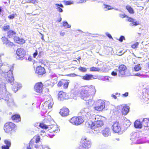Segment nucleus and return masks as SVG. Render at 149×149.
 <instances>
[{
  "label": "nucleus",
  "instance_id": "1",
  "mask_svg": "<svg viewBox=\"0 0 149 149\" xmlns=\"http://www.w3.org/2000/svg\"><path fill=\"white\" fill-rule=\"evenodd\" d=\"M79 92L81 98L87 101L91 96L95 95L96 90L95 87L93 85L85 86L80 88Z\"/></svg>",
  "mask_w": 149,
  "mask_h": 149
},
{
  "label": "nucleus",
  "instance_id": "2",
  "mask_svg": "<svg viewBox=\"0 0 149 149\" xmlns=\"http://www.w3.org/2000/svg\"><path fill=\"white\" fill-rule=\"evenodd\" d=\"M1 66L2 67L0 70V74L2 77L1 78H2V77L6 78L13 85L12 83L14 80L13 73V66H12L10 68L6 66H3L2 64L0 63V66Z\"/></svg>",
  "mask_w": 149,
  "mask_h": 149
},
{
  "label": "nucleus",
  "instance_id": "3",
  "mask_svg": "<svg viewBox=\"0 0 149 149\" xmlns=\"http://www.w3.org/2000/svg\"><path fill=\"white\" fill-rule=\"evenodd\" d=\"M81 143L77 149H89L91 146V140L85 136L81 139Z\"/></svg>",
  "mask_w": 149,
  "mask_h": 149
},
{
  "label": "nucleus",
  "instance_id": "4",
  "mask_svg": "<svg viewBox=\"0 0 149 149\" xmlns=\"http://www.w3.org/2000/svg\"><path fill=\"white\" fill-rule=\"evenodd\" d=\"M39 126L43 129H50L51 132H53L55 133H57L59 131V127L56 125H47L43 123H40Z\"/></svg>",
  "mask_w": 149,
  "mask_h": 149
},
{
  "label": "nucleus",
  "instance_id": "5",
  "mask_svg": "<svg viewBox=\"0 0 149 149\" xmlns=\"http://www.w3.org/2000/svg\"><path fill=\"white\" fill-rule=\"evenodd\" d=\"M104 123L103 121L93 122L91 126L92 132L95 134H97V132L99 130L100 128L102 127Z\"/></svg>",
  "mask_w": 149,
  "mask_h": 149
},
{
  "label": "nucleus",
  "instance_id": "6",
  "mask_svg": "<svg viewBox=\"0 0 149 149\" xmlns=\"http://www.w3.org/2000/svg\"><path fill=\"white\" fill-rule=\"evenodd\" d=\"M16 128L15 124L12 123L8 122L5 124L4 126V130L6 133H11Z\"/></svg>",
  "mask_w": 149,
  "mask_h": 149
},
{
  "label": "nucleus",
  "instance_id": "7",
  "mask_svg": "<svg viewBox=\"0 0 149 149\" xmlns=\"http://www.w3.org/2000/svg\"><path fill=\"white\" fill-rule=\"evenodd\" d=\"M90 107L84 108L81 111L82 116L85 119H90L91 115V111L90 110Z\"/></svg>",
  "mask_w": 149,
  "mask_h": 149
},
{
  "label": "nucleus",
  "instance_id": "8",
  "mask_svg": "<svg viewBox=\"0 0 149 149\" xmlns=\"http://www.w3.org/2000/svg\"><path fill=\"white\" fill-rule=\"evenodd\" d=\"M84 121V120L80 117H74L70 120V122L73 125H78Z\"/></svg>",
  "mask_w": 149,
  "mask_h": 149
},
{
  "label": "nucleus",
  "instance_id": "9",
  "mask_svg": "<svg viewBox=\"0 0 149 149\" xmlns=\"http://www.w3.org/2000/svg\"><path fill=\"white\" fill-rule=\"evenodd\" d=\"M117 108L118 110L121 109L122 113L124 115H127L129 112V107L125 104L118 106L117 107Z\"/></svg>",
  "mask_w": 149,
  "mask_h": 149
},
{
  "label": "nucleus",
  "instance_id": "10",
  "mask_svg": "<svg viewBox=\"0 0 149 149\" xmlns=\"http://www.w3.org/2000/svg\"><path fill=\"white\" fill-rule=\"evenodd\" d=\"M112 127L113 131L116 133L119 132L122 130L121 125L118 121L114 122Z\"/></svg>",
  "mask_w": 149,
  "mask_h": 149
},
{
  "label": "nucleus",
  "instance_id": "11",
  "mask_svg": "<svg viewBox=\"0 0 149 149\" xmlns=\"http://www.w3.org/2000/svg\"><path fill=\"white\" fill-rule=\"evenodd\" d=\"M3 99L6 101L7 103L9 105L13 104V100L11 97V96L8 92H6L5 93Z\"/></svg>",
  "mask_w": 149,
  "mask_h": 149
},
{
  "label": "nucleus",
  "instance_id": "12",
  "mask_svg": "<svg viewBox=\"0 0 149 149\" xmlns=\"http://www.w3.org/2000/svg\"><path fill=\"white\" fill-rule=\"evenodd\" d=\"M118 74L119 76H121L125 75L127 71L126 67L123 65H120L118 68Z\"/></svg>",
  "mask_w": 149,
  "mask_h": 149
},
{
  "label": "nucleus",
  "instance_id": "13",
  "mask_svg": "<svg viewBox=\"0 0 149 149\" xmlns=\"http://www.w3.org/2000/svg\"><path fill=\"white\" fill-rule=\"evenodd\" d=\"M43 89V85L41 82L36 83L34 86V90L35 91L40 94L42 93Z\"/></svg>",
  "mask_w": 149,
  "mask_h": 149
},
{
  "label": "nucleus",
  "instance_id": "14",
  "mask_svg": "<svg viewBox=\"0 0 149 149\" xmlns=\"http://www.w3.org/2000/svg\"><path fill=\"white\" fill-rule=\"evenodd\" d=\"M69 97L67 94L62 91H60L58 94V99L59 100H63L64 99H67Z\"/></svg>",
  "mask_w": 149,
  "mask_h": 149
},
{
  "label": "nucleus",
  "instance_id": "15",
  "mask_svg": "<svg viewBox=\"0 0 149 149\" xmlns=\"http://www.w3.org/2000/svg\"><path fill=\"white\" fill-rule=\"evenodd\" d=\"M103 117L99 115H92L90 119H91L93 122H100V121H102Z\"/></svg>",
  "mask_w": 149,
  "mask_h": 149
},
{
  "label": "nucleus",
  "instance_id": "16",
  "mask_svg": "<svg viewBox=\"0 0 149 149\" xmlns=\"http://www.w3.org/2000/svg\"><path fill=\"white\" fill-rule=\"evenodd\" d=\"M79 77H81L82 79L88 81L95 79L93 75L89 74H86L83 76L80 75Z\"/></svg>",
  "mask_w": 149,
  "mask_h": 149
},
{
  "label": "nucleus",
  "instance_id": "17",
  "mask_svg": "<svg viewBox=\"0 0 149 149\" xmlns=\"http://www.w3.org/2000/svg\"><path fill=\"white\" fill-rule=\"evenodd\" d=\"M35 72L36 73L39 75H42L45 72L44 68L40 66L36 68Z\"/></svg>",
  "mask_w": 149,
  "mask_h": 149
},
{
  "label": "nucleus",
  "instance_id": "18",
  "mask_svg": "<svg viewBox=\"0 0 149 149\" xmlns=\"http://www.w3.org/2000/svg\"><path fill=\"white\" fill-rule=\"evenodd\" d=\"M127 21L130 22V26H136L139 24V22L138 21L131 17H128Z\"/></svg>",
  "mask_w": 149,
  "mask_h": 149
},
{
  "label": "nucleus",
  "instance_id": "19",
  "mask_svg": "<svg viewBox=\"0 0 149 149\" xmlns=\"http://www.w3.org/2000/svg\"><path fill=\"white\" fill-rule=\"evenodd\" d=\"M111 130L108 127L104 128L102 131V134L105 137H107L111 135Z\"/></svg>",
  "mask_w": 149,
  "mask_h": 149
},
{
  "label": "nucleus",
  "instance_id": "20",
  "mask_svg": "<svg viewBox=\"0 0 149 149\" xmlns=\"http://www.w3.org/2000/svg\"><path fill=\"white\" fill-rule=\"evenodd\" d=\"M69 111L67 108H63L61 109L60 113L62 116H66L69 114Z\"/></svg>",
  "mask_w": 149,
  "mask_h": 149
},
{
  "label": "nucleus",
  "instance_id": "21",
  "mask_svg": "<svg viewBox=\"0 0 149 149\" xmlns=\"http://www.w3.org/2000/svg\"><path fill=\"white\" fill-rule=\"evenodd\" d=\"M16 54L22 58L25 54V50L22 48L18 49L16 51Z\"/></svg>",
  "mask_w": 149,
  "mask_h": 149
},
{
  "label": "nucleus",
  "instance_id": "22",
  "mask_svg": "<svg viewBox=\"0 0 149 149\" xmlns=\"http://www.w3.org/2000/svg\"><path fill=\"white\" fill-rule=\"evenodd\" d=\"M105 103L104 102H100V104L98 106H96L94 107V109L97 111H102L105 107Z\"/></svg>",
  "mask_w": 149,
  "mask_h": 149
},
{
  "label": "nucleus",
  "instance_id": "23",
  "mask_svg": "<svg viewBox=\"0 0 149 149\" xmlns=\"http://www.w3.org/2000/svg\"><path fill=\"white\" fill-rule=\"evenodd\" d=\"M34 148H38V145L35 143L33 139H32L30 141L29 145V147H27V149H33Z\"/></svg>",
  "mask_w": 149,
  "mask_h": 149
},
{
  "label": "nucleus",
  "instance_id": "24",
  "mask_svg": "<svg viewBox=\"0 0 149 149\" xmlns=\"http://www.w3.org/2000/svg\"><path fill=\"white\" fill-rule=\"evenodd\" d=\"M143 126L146 129H149V118H145L143 120Z\"/></svg>",
  "mask_w": 149,
  "mask_h": 149
},
{
  "label": "nucleus",
  "instance_id": "25",
  "mask_svg": "<svg viewBox=\"0 0 149 149\" xmlns=\"http://www.w3.org/2000/svg\"><path fill=\"white\" fill-rule=\"evenodd\" d=\"M53 104L54 102L53 100L52 99H50L47 101H46L44 103V105H46V106L48 109H50L52 108Z\"/></svg>",
  "mask_w": 149,
  "mask_h": 149
},
{
  "label": "nucleus",
  "instance_id": "26",
  "mask_svg": "<svg viewBox=\"0 0 149 149\" xmlns=\"http://www.w3.org/2000/svg\"><path fill=\"white\" fill-rule=\"evenodd\" d=\"M134 127L135 128H141L143 126V120L141 122L140 121L136 120L134 122Z\"/></svg>",
  "mask_w": 149,
  "mask_h": 149
},
{
  "label": "nucleus",
  "instance_id": "27",
  "mask_svg": "<svg viewBox=\"0 0 149 149\" xmlns=\"http://www.w3.org/2000/svg\"><path fill=\"white\" fill-rule=\"evenodd\" d=\"M22 86V85L16 82L14 83V85L13 87V90L15 93H16L18 89H20Z\"/></svg>",
  "mask_w": 149,
  "mask_h": 149
},
{
  "label": "nucleus",
  "instance_id": "28",
  "mask_svg": "<svg viewBox=\"0 0 149 149\" xmlns=\"http://www.w3.org/2000/svg\"><path fill=\"white\" fill-rule=\"evenodd\" d=\"M14 41L19 44H23L25 42V40L22 38H20L18 37H15L14 38Z\"/></svg>",
  "mask_w": 149,
  "mask_h": 149
},
{
  "label": "nucleus",
  "instance_id": "29",
  "mask_svg": "<svg viewBox=\"0 0 149 149\" xmlns=\"http://www.w3.org/2000/svg\"><path fill=\"white\" fill-rule=\"evenodd\" d=\"M55 8L59 12H63V10L61 8H63V6L62 4H55Z\"/></svg>",
  "mask_w": 149,
  "mask_h": 149
},
{
  "label": "nucleus",
  "instance_id": "30",
  "mask_svg": "<svg viewBox=\"0 0 149 149\" xmlns=\"http://www.w3.org/2000/svg\"><path fill=\"white\" fill-rule=\"evenodd\" d=\"M130 139L132 141V143L134 144H140L141 143L139 140L138 138L137 137H134V135L132 136Z\"/></svg>",
  "mask_w": 149,
  "mask_h": 149
},
{
  "label": "nucleus",
  "instance_id": "31",
  "mask_svg": "<svg viewBox=\"0 0 149 149\" xmlns=\"http://www.w3.org/2000/svg\"><path fill=\"white\" fill-rule=\"evenodd\" d=\"M12 119L15 121V122H18L21 120L20 116L19 115H13L12 117Z\"/></svg>",
  "mask_w": 149,
  "mask_h": 149
},
{
  "label": "nucleus",
  "instance_id": "32",
  "mask_svg": "<svg viewBox=\"0 0 149 149\" xmlns=\"http://www.w3.org/2000/svg\"><path fill=\"white\" fill-rule=\"evenodd\" d=\"M15 34V32L12 30H10L8 32V36L9 38H11Z\"/></svg>",
  "mask_w": 149,
  "mask_h": 149
},
{
  "label": "nucleus",
  "instance_id": "33",
  "mask_svg": "<svg viewBox=\"0 0 149 149\" xmlns=\"http://www.w3.org/2000/svg\"><path fill=\"white\" fill-rule=\"evenodd\" d=\"M126 8L128 10V12L130 13H134V11L133 10L132 8L128 6H126Z\"/></svg>",
  "mask_w": 149,
  "mask_h": 149
},
{
  "label": "nucleus",
  "instance_id": "34",
  "mask_svg": "<svg viewBox=\"0 0 149 149\" xmlns=\"http://www.w3.org/2000/svg\"><path fill=\"white\" fill-rule=\"evenodd\" d=\"M100 70V69L99 68L93 67L90 68V71H98Z\"/></svg>",
  "mask_w": 149,
  "mask_h": 149
},
{
  "label": "nucleus",
  "instance_id": "35",
  "mask_svg": "<svg viewBox=\"0 0 149 149\" xmlns=\"http://www.w3.org/2000/svg\"><path fill=\"white\" fill-rule=\"evenodd\" d=\"M141 67L140 64L136 65L134 67V70L136 71H139L141 70Z\"/></svg>",
  "mask_w": 149,
  "mask_h": 149
},
{
  "label": "nucleus",
  "instance_id": "36",
  "mask_svg": "<svg viewBox=\"0 0 149 149\" xmlns=\"http://www.w3.org/2000/svg\"><path fill=\"white\" fill-rule=\"evenodd\" d=\"M63 26L65 28H70L71 26L69 25L67 22L65 21L63 23Z\"/></svg>",
  "mask_w": 149,
  "mask_h": 149
},
{
  "label": "nucleus",
  "instance_id": "37",
  "mask_svg": "<svg viewBox=\"0 0 149 149\" xmlns=\"http://www.w3.org/2000/svg\"><path fill=\"white\" fill-rule=\"evenodd\" d=\"M104 9L106 11L110 9H113V8H111V6H108L107 5H106L105 4L104 5Z\"/></svg>",
  "mask_w": 149,
  "mask_h": 149
},
{
  "label": "nucleus",
  "instance_id": "38",
  "mask_svg": "<svg viewBox=\"0 0 149 149\" xmlns=\"http://www.w3.org/2000/svg\"><path fill=\"white\" fill-rule=\"evenodd\" d=\"M78 70L82 72H85L87 71V69L85 68L80 67L78 68Z\"/></svg>",
  "mask_w": 149,
  "mask_h": 149
},
{
  "label": "nucleus",
  "instance_id": "39",
  "mask_svg": "<svg viewBox=\"0 0 149 149\" xmlns=\"http://www.w3.org/2000/svg\"><path fill=\"white\" fill-rule=\"evenodd\" d=\"M87 105L89 106L90 107L92 106L93 104V102L91 99H89L88 102H87Z\"/></svg>",
  "mask_w": 149,
  "mask_h": 149
},
{
  "label": "nucleus",
  "instance_id": "40",
  "mask_svg": "<svg viewBox=\"0 0 149 149\" xmlns=\"http://www.w3.org/2000/svg\"><path fill=\"white\" fill-rule=\"evenodd\" d=\"M10 28V26L8 25H4L3 27V30L5 31L8 30Z\"/></svg>",
  "mask_w": 149,
  "mask_h": 149
},
{
  "label": "nucleus",
  "instance_id": "41",
  "mask_svg": "<svg viewBox=\"0 0 149 149\" xmlns=\"http://www.w3.org/2000/svg\"><path fill=\"white\" fill-rule=\"evenodd\" d=\"M35 139V143H36L39 142L40 141V136H36L34 137V139Z\"/></svg>",
  "mask_w": 149,
  "mask_h": 149
},
{
  "label": "nucleus",
  "instance_id": "42",
  "mask_svg": "<svg viewBox=\"0 0 149 149\" xmlns=\"http://www.w3.org/2000/svg\"><path fill=\"white\" fill-rule=\"evenodd\" d=\"M3 44H6V42L8 40L7 38L5 37H3L1 38Z\"/></svg>",
  "mask_w": 149,
  "mask_h": 149
},
{
  "label": "nucleus",
  "instance_id": "43",
  "mask_svg": "<svg viewBox=\"0 0 149 149\" xmlns=\"http://www.w3.org/2000/svg\"><path fill=\"white\" fill-rule=\"evenodd\" d=\"M6 145V146H8L10 147L11 146V143L10 141L8 140H5L4 141Z\"/></svg>",
  "mask_w": 149,
  "mask_h": 149
},
{
  "label": "nucleus",
  "instance_id": "44",
  "mask_svg": "<svg viewBox=\"0 0 149 149\" xmlns=\"http://www.w3.org/2000/svg\"><path fill=\"white\" fill-rule=\"evenodd\" d=\"M65 5H70L73 4L74 3L73 1H67L65 2Z\"/></svg>",
  "mask_w": 149,
  "mask_h": 149
},
{
  "label": "nucleus",
  "instance_id": "45",
  "mask_svg": "<svg viewBox=\"0 0 149 149\" xmlns=\"http://www.w3.org/2000/svg\"><path fill=\"white\" fill-rule=\"evenodd\" d=\"M28 3L36 4L38 3L37 0H28Z\"/></svg>",
  "mask_w": 149,
  "mask_h": 149
},
{
  "label": "nucleus",
  "instance_id": "46",
  "mask_svg": "<svg viewBox=\"0 0 149 149\" xmlns=\"http://www.w3.org/2000/svg\"><path fill=\"white\" fill-rule=\"evenodd\" d=\"M16 15V14L15 13L13 14L9 15L8 16V17L10 19H13L15 17V15Z\"/></svg>",
  "mask_w": 149,
  "mask_h": 149
},
{
  "label": "nucleus",
  "instance_id": "47",
  "mask_svg": "<svg viewBox=\"0 0 149 149\" xmlns=\"http://www.w3.org/2000/svg\"><path fill=\"white\" fill-rule=\"evenodd\" d=\"M6 45L7 46H12L13 45V42H10L9 40H8V41L6 42Z\"/></svg>",
  "mask_w": 149,
  "mask_h": 149
},
{
  "label": "nucleus",
  "instance_id": "48",
  "mask_svg": "<svg viewBox=\"0 0 149 149\" xmlns=\"http://www.w3.org/2000/svg\"><path fill=\"white\" fill-rule=\"evenodd\" d=\"M118 71V70H115L113 71L111 73V74L112 76H115L117 75V72Z\"/></svg>",
  "mask_w": 149,
  "mask_h": 149
},
{
  "label": "nucleus",
  "instance_id": "49",
  "mask_svg": "<svg viewBox=\"0 0 149 149\" xmlns=\"http://www.w3.org/2000/svg\"><path fill=\"white\" fill-rule=\"evenodd\" d=\"M138 45H139V43L138 42H136L134 44L132 45V48L135 49V48H136L137 47Z\"/></svg>",
  "mask_w": 149,
  "mask_h": 149
},
{
  "label": "nucleus",
  "instance_id": "50",
  "mask_svg": "<svg viewBox=\"0 0 149 149\" xmlns=\"http://www.w3.org/2000/svg\"><path fill=\"white\" fill-rule=\"evenodd\" d=\"M130 122L129 121H127V122H125V123L124 124V125H126V127H128L130 126Z\"/></svg>",
  "mask_w": 149,
  "mask_h": 149
},
{
  "label": "nucleus",
  "instance_id": "51",
  "mask_svg": "<svg viewBox=\"0 0 149 149\" xmlns=\"http://www.w3.org/2000/svg\"><path fill=\"white\" fill-rule=\"evenodd\" d=\"M100 147L101 149L105 148L107 147V146L105 144H102L100 146Z\"/></svg>",
  "mask_w": 149,
  "mask_h": 149
},
{
  "label": "nucleus",
  "instance_id": "52",
  "mask_svg": "<svg viewBox=\"0 0 149 149\" xmlns=\"http://www.w3.org/2000/svg\"><path fill=\"white\" fill-rule=\"evenodd\" d=\"M119 17H121L122 18H123L126 17H127L128 18V17L127 15H125V14H123H123H119Z\"/></svg>",
  "mask_w": 149,
  "mask_h": 149
},
{
  "label": "nucleus",
  "instance_id": "53",
  "mask_svg": "<svg viewBox=\"0 0 149 149\" xmlns=\"http://www.w3.org/2000/svg\"><path fill=\"white\" fill-rule=\"evenodd\" d=\"M69 83L68 81L66 82L64 84V87L65 88H67L68 85Z\"/></svg>",
  "mask_w": 149,
  "mask_h": 149
},
{
  "label": "nucleus",
  "instance_id": "54",
  "mask_svg": "<svg viewBox=\"0 0 149 149\" xmlns=\"http://www.w3.org/2000/svg\"><path fill=\"white\" fill-rule=\"evenodd\" d=\"M125 37L123 36H121L118 40L120 42H122L123 41V40H125Z\"/></svg>",
  "mask_w": 149,
  "mask_h": 149
},
{
  "label": "nucleus",
  "instance_id": "55",
  "mask_svg": "<svg viewBox=\"0 0 149 149\" xmlns=\"http://www.w3.org/2000/svg\"><path fill=\"white\" fill-rule=\"evenodd\" d=\"M68 75L70 77H75L76 76H80V75H77L76 74H75L74 73L70 74H69Z\"/></svg>",
  "mask_w": 149,
  "mask_h": 149
},
{
  "label": "nucleus",
  "instance_id": "56",
  "mask_svg": "<svg viewBox=\"0 0 149 149\" xmlns=\"http://www.w3.org/2000/svg\"><path fill=\"white\" fill-rule=\"evenodd\" d=\"M106 35V36H108L109 38H111L112 39H113L111 35L108 32H106L105 33Z\"/></svg>",
  "mask_w": 149,
  "mask_h": 149
},
{
  "label": "nucleus",
  "instance_id": "57",
  "mask_svg": "<svg viewBox=\"0 0 149 149\" xmlns=\"http://www.w3.org/2000/svg\"><path fill=\"white\" fill-rule=\"evenodd\" d=\"M9 147L6 146H3L2 147V149H9Z\"/></svg>",
  "mask_w": 149,
  "mask_h": 149
},
{
  "label": "nucleus",
  "instance_id": "58",
  "mask_svg": "<svg viewBox=\"0 0 149 149\" xmlns=\"http://www.w3.org/2000/svg\"><path fill=\"white\" fill-rule=\"evenodd\" d=\"M38 52L37 50H36L35 52L33 54V56L34 58H36V56L37 55Z\"/></svg>",
  "mask_w": 149,
  "mask_h": 149
},
{
  "label": "nucleus",
  "instance_id": "59",
  "mask_svg": "<svg viewBox=\"0 0 149 149\" xmlns=\"http://www.w3.org/2000/svg\"><path fill=\"white\" fill-rule=\"evenodd\" d=\"M135 76H138L139 77H141L143 76V75L142 74H141L140 73H137L134 75Z\"/></svg>",
  "mask_w": 149,
  "mask_h": 149
},
{
  "label": "nucleus",
  "instance_id": "60",
  "mask_svg": "<svg viewBox=\"0 0 149 149\" xmlns=\"http://www.w3.org/2000/svg\"><path fill=\"white\" fill-rule=\"evenodd\" d=\"M63 84V83L62 82L60 81L58 83V87H61Z\"/></svg>",
  "mask_w": 149,
  "mask_h": 149
},
{
  "label": "nucleus",
  "instance_id": "61",
  "mask_svg": "<svg viewBox=\"0 0 149 149\" xmlns=\"http://www.w3.org/2000/svg\"><path fill=\"white\" fill-rule=\"evenodd\" d=\"M65 34V32H63V31H61L60 32V35L61 36H63Z\"/></svg>",
  "mask_w": 149,
  "mask_h": 149
},
{
  "label": "nucleus",
  "instance_id": "62",
  "mask_svg": "<svg viewBox=\"0 0 149 149\" xmlns=\"http://www.w3.org/2000/svg\"><path fill=\"white\" fill-rule=\"evenodd\" d=\"M111 96L115 99H116L117 98L116 96L114 94H112L111 95Z\"/></svg>",
  "mask_w": 149,
  "mask_h": 149
},
{
  "label": "nucleus",
  "instance_id": "63",
  "mask_svg": "<svg viewBox=\"0 0 149 149\" xmlns=\"http://www.w3.org/2000/svg\"><path fill=\"white\" fill-rule=\"evenodd\" d=\"M123 96L124 97H127L128 95V93L126 92L125 93L123 94Z\"/></svg>",
  "mask_w": 149,
  "mask_h": 149
},
{
  "label": "nucleus",
  "instance_id": "64",
  "mask_svg": "<svg viewBox=\"0 0 149 149\" xmlns=\"http://www.w3.org/2000/svg\"><path fill=\"white\" fill-rule=\"evenodd\" d=\"M86 2V1L85 0H81L79 1V3H82L83 2Z\"/></svg>",
  "mask_w": 149,
  "mask_h": 149
}]
</instances>
